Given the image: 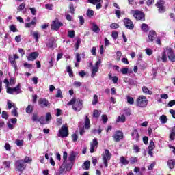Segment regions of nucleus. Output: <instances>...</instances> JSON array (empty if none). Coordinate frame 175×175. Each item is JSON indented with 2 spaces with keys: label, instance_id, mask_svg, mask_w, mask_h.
I'll return each mask as SVG.
<instances>
[{
  "label": "nucleus",
  "instance_id": "1",
  "mask_svg": "<svg viewBox=\"0 0 175 175\" xmlns=\"http://www.w3.org/2000/svg\"><path fill=\"white\" fill-rule=\"evenodd\" d=\"M167 58L171 62H175V53L173 49L171 47H166L164 49L163 52L161 54L162 62H167Z\"/></svg>",
  "mask_w": 175,
  "mask_h": 175
},
{
  "label": "nucleus",
  "instance_id": "2",
  "mask_svg": "<svg viewBox=\"0 0 175 175\" xmlns=\"http://www.w3.org/2000/svg\"><path fill=\"white\" fill-rule=\"evenodd\" d=\"M68 105L69 106L72 105V109L75 111H80L83 109V101L80 99L72 98Z\"/></svg>",
  "mask_w": 175,
  "mask_h": 175
},
{
  "label": "nucleus",
  "instance_id": "3",
  "mask_svg": "<svg viewBox=\"0 0 175 175\" xmlns=\"http://www.w3.org/2000/svg\"><path fill=\"white\" fill-rule=\"evenodd\" d=\"M100 64H102L100 59H98L94 66L92 65V63L89 64V66H91V77L94 78L96 76V72L99 71Z\"/></svg>",
  "mask_w": 175,
  "mask_h": 175
},
{
  "label": "nucleus",
  "instance_id": "4",
  "mask_svg": "<svg viewBox=\"0 0 175 175\" xmlns=\"http://www.w3.org/2000/svg\"><path fill=\"white\" fill-rule=\"evenodd\" d=\"M136 105L138 107H146L148 105V100L144 96H139L136 100Z\"/></svg>",
  "mask_w": 175,
  "mask_h": 175
},
{
  "label": "nucleus",
  "instance_id": "5",
  "mask_svg": "<svg viewBox=\"0 0 175 175\" xmlns=\"http://www.w3.org/2000/svg\"><path fill=\"white\" fill-rule=\"evenodd\" d=\"M103 162L105 167L109 166V161L111 159V153L109 151V150L106 149L105 152L102 154Z\"/></svg>",
  "mask_w": 175,
  "mask_h": 175
},
{
  "label": "nucleus",
  "instance_id": "6",
  "mask_svg": "<svg viewBox=\"0 0 175 175\" xmlns=\"http://www.w3.org/2000/svg\"><path fill=\"white\" fill-rule=\"evenodd\" d=\"M21 92H23V91L21 90L20 84L15 88L8 87L7 88V94H10V95H18V94H21Z\"/></svg>",
  "mask_w": 175,
  "mask_h": 175
},
{
  "label": "nucleus",
  "instance_id": "7",
  "mask_svg": "<svg viewBox=\"0 0 175 175\" xmlns=\"http://www.w3.org/2000/svg\"><path fill=\"white\" fill-rule=\"evenodd\" d=\"M15 169L17 170V172H20L21 173H23L25 169H27V165L24 163V161L23 160H17L15 162Z\"/></svg>",
  "mask_w": 175,
  "mask_h": 175
},
{
  "label": "nucleus",
  "instance_id": "8",
  "mask_svg": "<svg viewBox=\"0 0 175 175\" xmlns=\"http://www.w3.org/2000/svg\"><path fill=\"white\" fill-rule=\"evenodd\" d=\"M64 25V23L59 22L58 18H55L54 21H52V25H51V29L53 31H58L61 27Z\"/></svg>",
  "mask_w": 175,
  "mask_h": 175
},
{
  "label": "nucleus",
  "instance_id": "9",
  "mask_svg": "<svg viewBox=\"0 0 175 175\" xmlns=\"http://www.w3.org/2000/svg\"><path fill=\"white\" fill-rule=\"evenodd\" d=\"M68 127L65 125H63L60 130H59L58 136L59 137H68Z\"/></svg>",
  "mask_w": 175,
  "mask_h": 175
},
{
  "label": "nucleus",
  "instance_id": "10",
  "mask_svg": "<svg viewBox=\"0 0 175 175\" xmlns=\"http://www.w3.org/2000/svg\"><path fill=\"white\" fill-rule=\"evenodd\" d=\"M113 139H114L115 142L122 140V139H124V133L120 130L117 131L113 135Z\"/></svg>",
  "mask_w": 175,
  "mask_h": 175
},
{
  "label": "nucleus",
  "instance_id": "11",
  "mask_svg": "<svg viewBox=\"0 0 175 175\" xmlns=\"http://www.w3.org/2000/svg\"><path fill=\"white\" fill-rule=\"evenodd\" d=\"M124 24L127 29H130L131 31L135 28V25H133V22L131 21V19L126 18L124 19Z\"/></svg>",
  "mask_w": 175,
  "mask_h": 175
},
{
  "label": "nucleus",
  "instance_id": "12",
  "mask_svg": "<svg viewBox=\"0 0 175 175\" xmlns=\"http://www.w3.org/2000/svg\"><path fill=\"white\" fill-rule=\"evenodd\" d=\"M38 105L40 107H50V103L46 98H40L38 100Z\"/></svg>",
  "mask_w": 175,
  "mask_h": 175
},
{
  "label": "nucleus",
  "instance_id": "13",
  "mask_svg": "<svg viewBox=\"0 0 175 175\" xmlns=\"http://www.w3.org/2000/svg\"><path fill=\"white\" fill-rule=\"evenodd\" d=\"M156 6L159 9V13H163L165 12V1L162 0L157 1Z\"/></svg>",
  "mask_w": 175,
  "mask_h": 175
},
{
  "label": "nucleus",
  "instance_id": "14",
  "mask_svg": "<svg viewBox=\"0 0 175 175\" xmlns=\"http://www.w3.org/2000/svg\"><path fill=\"white\" fill-rule=\"evenodd\" d=\"M73 165H75V163H73V162L66 161L65 164L64 165H62V164L61 167H65L66 170L67 172H69L73 167Z\"/></svg>",
  "mask_w": 175,
  "mask_h": 175
},
{
  "label": "nucleus",
  "instance_id": "15",
  "mask_svg": "<svg viewBox=\"0 0 175 175\" xmlns=\"http://www.w3.org/2000/svg\"><path fill=\"white\" fill-rule=\"evenodd\" d=\"M133 17H135L136 20H143V18H144V13L141 11H135Z\"/></svg>",
  "mask_w": 175,
  "mask_h": 175
},
{
  "label": "nucleus",
  "instance_id": "16",
  "mask_svg": "<svg viewBox=\"0 0 175 175\" xmlns=\"http://www.w3.org/2000/svg\"><path fill=\"white\" fill-rule=\"evenodd\" d=\"M98 148V139H94L92 142L90 144V152L92 154L95 149Z\"/></svg>",
  "mask_w": 175,
  "mask_h": 175
},
{
  "label": "nucleus",
  "instance_id": "17",
  "mask_svg": "<svg viewBox=\"0 0 175 175\" xmlns=\"http://www.w3.org/2000/svg\"><path fill=\"white\" fill-rule=\"evenodd\" d=\"M39 57V53L37 52H33L27 56L28 61H35Z\"/></svg>",
  "mask_w": 175,
  "mask_h": 175
},
{
  "label": "nucleus",
  "instance_id": "18",
  "mask_svg": "<svg viewBox=\"0 0 175 175\" xmlns=\"http://www.w3.org/2000/svg\"><path fill=\"white\" fill-rule=\"evenodd\" d=\"M131 136L133 139L136 140V142H139L140 139V135H139V132H137V130L136 129H135L131 133Z\"/></svg>",
  "mask_w": 175,
  "mask_h": 175
},
{
  "label": "nucleus",
  "instance_id": "19",
  "mask_svg": "<svg viewBox=\"0 0 175 175\" xmlns=\"http://www.w3.org/2000/svg\"><path fill=\"white\" fill-rule=\"evenodd\" d=\"M157 37V33L154 31H150L148 34V42H153Z\"/></svg>",
  "mask_w": 175,
  "mask_h": 175
},
{
  "label": "nucleus",
  "instance_id": "20",
  "mask_svg": "<svg viewBox=\"0 0 175 175\" xmlns=\"http://www.w3.org/2000/svg\"><path fill=\"white\" fill-rule=\"evenodd\" d=\"M76 152H71V153L70 154L69 157H68V161L70 162H73V163H75V161L76 159Z\"/></svg>",
  "mask_w": 175,
  "mask_h": 175
},
{
  "label": "nucleus",
  "instance_id": "21",
  "mask_svg": "<svg viewBox=\"0 0 175 175\" xmlns=\"http://www.w3.org/2000/svg\"><path fill=\"white\" fill-rule=\"evenodd\" d=\"M31 35L34 38L36 42H39V38H40V34L38 31H31Z\"/></svg>",
  "mask_w": 175,
  "mask_h": 175
},
{
  "label": "nucleus",
  "instance_id": "22",
  "mask_svg": "<svg viewBox=\"0 0 175 175\" xmlns=\"http://www.w3.org/2000/svg\"><path fill=\"white\" fill-rule=\"evenodd\" d=\"M14 57H9V61L11 65L13 66V68H14L15 70H17V64L16 63V61H14Z\"/></svg>",
  "mask_w": 175,
  "mask_h": 175
},
{
  "label": "nucleus",
  "instance_id": "23",
  "mask_svg": "<svg viewBox=\"0 0 175 175\" xmlns=\"http://www.w3.org/2000/svg\"><path fill=\"white\" fill-rule=\"evenodd\" d=\"M92 31L93 32H95L96 33H99L100 29H99V27H98V25L93 23L92 25Z\"/></svg>",
  "mask_w": 175,
  "mask_h": 175
},
{
  "label": "nucleus",
  "instance_id": "24",
  "mask_svg": "<svg viewBox=\"0 0 175 175\" xmlns=\"http://www.w3.org/2000/svg\"><path fill=\"white\" fill-rule=\"evenodd\" d=\"M142 92L144 94H146V95H152V92L147 88V87L144 86L142 88Z\"/></svg>",
  "mask_w": 175,
  "mask_h": 175
},
{
  "label": "nucleus",
  "instance_id": "25",
  "mask_svg": "<svg viewBox=\"0 0 175 175\" xmlns=\"http://www.w3.org/2000/svg\"><path fill=\"white\" fill-rule=\"evenodd\" d=\"M38 122H40V123L42 124V125H46V124H49V122L46 120V118H44V116H41V117L39 118Z\"/></svg>",
  "mask_w": 175,
  "mask_h": 175
},
{
  "label": "nucleus",
  "instance_id": "26",
  "mask_svg": "<svg viewBox=\"0 0 175 175\" xmlns=\"http://www.w3.org/2000/svg\"><path fill=\"white\" fill-rule=\"evenodd\" d=\"M167 165L170 169H174L175 165V160L174 159L169 160L167 162Z\"/></svg>",
  "mask_w": 175,
  "mask_h": 175
},
{
  "label": "nucleus",
  "instance_id": "27",
  "mask_svg": "<svg viewBox=\"0 0 175 175\" xmlns=\"http://www.w3.org/2000/svg\"><path fill=\"white\" fill-rule=\"evenodd\" d=\"M125 120H126L125 116L122 115L118 117L116 120V122H125Z\"/></svg>",
  "mask_w": 175,
  "mask_h": 175
},
{
  "label": "nucleus",
  "instance_id": "28",
  "mask_svg": "<svg viewBox=\"0 0 175 175\" xmlns=\"http://www.w3.org/2000/svg\"><path fill=\"white\" fill-rule=\"evenodd\" d=\"M120 163L122 165H129V161H128L126 159H125L124 157H121L120 159Z\"/></svg>",
  "mask_w": 175,
  "mask_h": 175
},
{
  "label": "nucleus",
  "instance_id": "29",
  "mask_svg": "<svg viewBox=\"0 0 175 175\" xmlns=\"http://www.w3.org/2000/svg\"><path fill=\"white\" fill-rule=\"evenodd\" d=\"M159 120L161 124H166V122H167V118L165 115L160 116Z\"/></svg>",
  "mask_w": 175,
  "mask_h": 175
},
{
  "label": "nucleus",
  "instance_id": "30",
  "mask_svg": "<svg viewBox=\"0 0 175 175\" xmlns=\"http://www.w3.org/2000/svg\"><path fill=\"white\" fill-rule=\"evenodd\" d=\"M68 161V152L66 151L63 152V163L62 166L65 165V162Z\"/></svg>",
  "mask_w": 175,
  "mask_h": 175
},
{
  "label": "nucleus",
  "instance_id": "31",
  "mask_svg": "<svg viewBox=\"0 0 175 175\" xmlns=\"http://www.w3.org/2000/svg\"><path fill=\"white\" fill-rule=\"evenodd\" d=\"M23 161V163H25H25H31L32 158H31L28 156H26Z\"/></svg>",
  "mask_w": 175,
  "mask_h": 175
},
{
  "label": "nucleus",
  "instance_id": "32",
  "mask_svg": "<svg viewBox=\"0 0 175 175\" xmlns=\"http://www.w3.org/2000/svg\"><path fill=\"white\" fill-rule=\"evenodd\" d=\"M85 129H89L90 124V118H88V116H86V118L85 120Z\"/></svg>",
  "mask_w": 175,
  "mask_h": 175
},
{
  "label": "nucleus",
  "instance_id": "33",
  "mask_svg": "<svg viewBox=\"0 0 175 175\" xmlns=\"http://www.w3.org/2000/svg\"><path fill=\"white\" fill-rule=\"evenodd\" d=\"M174 137H175V126L172 127V129L171 133L170 135V139L171 140H174Z\"/></svg>",
  "mask_w": 175,
  "mask_h": 175
},
{
  "label": "nucleus",
  "instance_id": "34",
  "mask_svg": "<svg viewBox=\"0 0 175 175\" xmlns=\"http://www.w3.org/2000/svg\"><path fill=\"white\" fill-rule=\"evenodd\" d=\"M13 110L12 111V114L14 117H18V113L17 112V107L16 105H13Z\"/></svg>",
  "mask_w": 175,
  "mask_h": 175
},
{
  "label": "nucleus",
  "instance_id": "35",
  "mask_svg": "<svg viewBox=\"0 0 175 175\" xmlns=\"http://www.w3.org/2000/svg\"><path fill=\"white\" fill-rule=\"evenodd\" d=\"M32 111H33V106L28 105L26 108V113H27V114H31Z\"/></svg>",
  "mask_w": 175,
  "mask_h": 175
},
{
  "label": "nucleus",
  "instance_id": "36",
  "mask_svg": "<svg viewBox=\"0 0 175 175\" xmlns=\"http://www.w3.org/2000/svg\"><path fill=\"white\" fill-rule=\"evenodd\" d=\"M90 161H87L83 163L82 167L83 169H85V170H88V169H90Z\"/></svg>",
  "mask_w": 175,
  "mask_h": 175
},
{
  "label": "nucleus",
  "instance_id": "37",
  "mask_svg": "<svg viewBox=\"0 0 175 175\" xmlns=\"http://www.w3.org/2000/svg\"><path fill=\"white\" fill-rule=\"evenodd\" d=\"M154 148H155V144L154 143V141H150V143L148 147V149L149 150L154 151Z\"/></svg>",
  "mask_w": 175,
  "mask_h": 175
},
{
  "label": "nucleus",
  "instance_id": "38",
  "mask_svg": "<svg viewBox=\"0 0 175 175\" xmlns=\"http://www.w3.org/2000/svg\"><path fill=\"white\" fill-rule=\"evenodd\" d=\"M141 29L144 32H147L148 31V25L146 23H143L141 26Z\"/></svg>",
  "mask_w": 175,
  "mask_h": 175
},
{
  "label": "nucleus",
  "instance_id": "39",
  "mask_svg": "<svg viewBox=\"0 0 175 175\" xmlns=\"http://www.w3.org/2000/svg\"><path fill=\"white\" fill-rule=\"evenodd\" d=\"M126 98H127V103L129 105H133V103H135V100L133 99V97L127 96Z\"/></svg>",
  "mask_w": 175,
  "mask_h": 175
},
{
  "label": "nucleus",
  "instance_id": "40",
  "mask_svg": "<svg viewBox=\"0 0 175 175\" xmlns=\"http://www.w3.org/2000/svg\"><path fill=\"white\" fill-rule=\"evenodd\" d=\"M92 103L94 106H96V105L98 104V95L95 94L94 96Z\"/></svg>",
  "mask_w": 175,
  "mask_h": 175
},
{
  "label": "nucleus",
  "instance_id": "41",
  "mask_svg": "<svg viewBox=\"0 0 175 175\" xmlns=\"http://www.w3.org/2000/svg\"><path fill=\"white\" fill-rule=\"evenodd\" d=\"M66 71L69 74L70 77H73V71L72 70V68H70V66H67Z\"/></svg>",
  "mask_w": 175,
  "mask_h": 175
},
{
  "label": "nucleus",
  "instance_id": "42",
  "mask_svg": "<svg viewBox=\"0 0 175 175\" xmlns=\"http://www.w3.org/2000/svg\"><path fill=\"white\" fill-rule=\"evenodd\" d=\"M111 29H117L120 28V25L118 23H112L110 25Z\"/></svg>",
  "mask_w": 175,
  "mask_h": 175
},
{
  "label": "nucleus",
  "instance_id": "43",
  "mask_svg": "<svg viewBox=\"0 0 175 175\" xmlns=\"http://www.w3.org/2000/svg\"><path fill=\"white\" fill-rule=\"evenodd\" d=\"M7 105H8L9 110H10V109H12V107H13V106H16V104H14V103H12V101H10V100H8Z\"/></svg>",
  "mask_w": 175,
  "mask_h": 175
},
{
  "label": "nucleus",
  "instance_id": "44",
  "mask_svg": "<svg viewBox=\"0 0 175 175\" xmlns=\"http://www.w3.org/2000/svg\"><path fill=\"white\" fill-rule=\"evenodd\" d=\"M122 53L120 51L116 52V61H120Z\"/></svg>",
  "mask_w": 175,
  "mask_h": 175
},
{
  "label": "nucleus",
  "instance_id": "45",
  "mask_svg": "<svg viewBox=\"0 0 175 175\" xmlns=\"http://www.w3.org/2000/svg\"><path fill=\"white\" fill-rule=\"evenodd\" d=\"M32 121L33 122H39V116H38V113H33L31 118Z\"/></svg>",
  "mask_w": 175,
  "mask_h": 175
},
{
  "label": "nucleus",
  "instance_id": "46",
  "mask_svg": "<svg viewBox=\"0 0 175 175\" xmlns=\"http://www.w3.org/2000/svg\"><path fill=\"white\" fill-rule=\"evenodd\" d=\"M99 116H100V111L94 110L93 113V117H95L96 118H98Z\"/></svg>",
  "mask_w": 175,
  "mask_h": 175
},
{
  "label": "nucleus",
  "instance_id": "47",
  "mask_svg": "<svg viewBox=\"0 0 175 175\" xmlns=\"http://www.w3.org/2000/svg\"><path fill=\"white\" fill-rule=\"evenodd\" d=\"M94 10L88 9L86 14L88 17H92V16H94Z\"/></svg>",
  "mask_w": 175,
  "mask_h": 175
},
{
  "label": "nucleus",
  "instance_id": "48",
  "mask_svg": "<svg viewBox=\"0 0 175 175\" xmlns=\"http://www.w3.org/2000/svg\"><path fill=\"white\" fill-rule=\"evenodd\" d=\"M29 9L33 16H36V13L38 11L36 10V8H29Z\"/></svg>",
  "mask_w": 175,
  "mask_h": 175
},
{
  "label": "nucleus",
  "instance_id": "49",
  "mask_svg": "<svg viewBox=\"0 0 175 175\" xmlns=\"http://www.w3.org/2000/svg\"><path fill=\"white\" fill-rule=\"evenodd\" d=\"M130 162H131V165H133V163H136V162H137V157H131Z\"/></svg>",
  "mask_w": 175,
  "mask_h": 175
},
{
  "label": "nucleus",
  "instance_id": "50",
  "mask_svg": "<svg viewBox=\"0 0 175 175\" xmlns=\"http://www.w3.org/2000/svg\"><path fill=\"white\" fill-rule=\"evenodd\" d=\"M15 143L18 146H24V140L17 139Z\"/></svg>",
  "mask_w": 175,
  "mask_h": 175
},
{
  "label": "nucleus",
  "instance_id": "51",
  "mask_svg": "<svg viewBox=\"0 0 175 175\" xmlns=\"http://www.w3.org/2000/svg\"><path fill=\"white\" fill-rule=\"evenodd\" d=\"M1 117L5 120H8V118H9V115H8V112L3 111L1 113Z\"/></svg>",
  "mask_w": 175,
  "mask_h": 175
},
{
  "label": "nucleus",
  "instance_id": "52",
  "mask_svg": "<svg viewBox=\"0 0 175 175\" xmlns=\"http://www.w3.org/2000/svg\"><path fill=\"white\" fill-rule=\"evenodd\" d=\"M11 163H12L10 161H4L3 163V165H5V169H10Z\"/></svg>",
  "mask_w": 175,
  "mask_h": 175
},
{
  "label": "nucleus",
  "instance_id": "53",
  "mask_svg": "<svg viewBox=\"0 0 175 175\" xmlns=\"http://www.w3.org/2000/svg\"><path fill=\"white\" fill-rule=\"evenodd\" d=\"M90 3H92V5H96V3H99V2H102V0H88Z\"/></svg>",
  "mask_w": 175,
  "mask_h": 175
},
{
  "label": "nucleus",
  "instance_id": "54",
  "mask_svg": "<svg viewBox=\"0 0 175 175\" xmlns=\"http://www.w3.org/2000/svg\"><path fill=\"white\" fill-rule=\"evenodd\" d=\"M25 8V3H22L21 4H20V5L18 8V10H19L20 12L24 10V8Z\"/></svg>",
  "mask_w": 175,
  "mask_h": 175
},
{
  "label": "nucleus",
  "instance_id": "55",
  "mask_svg": "<svg viewBox=\"0 0 175 175\" xmlns=\"http://www.w3.org/2000/svg\"><path fill=\"white\" fill-rule=\"evenodd\" d=\"M111 37L113 38V39H117L118 38V32L113 31L111 34Z\"/></svg>",
  "mask_w": 175,
  "mask_h": 175
},
{
  "label": "nucleus",
  "instance_id": "56",
  "mask_svg": "<svg viewBox=\"0 0 175 175\" xmlns=\"http://www.w3.org/2000/svg\"><path fill=\"white\" fill-rule=\"evenodd\" d=\"M10 31H12V32H17V27H16L14 26V25H12L10 27Z\"/></svg>",
  "mask_w": 175,
  "mask_h": 175
},
{
  "label": "nucleus",
  "instance_id": "57",
  "mask_svg": "<svg viewBox=\"0 0 175 175\" xmlns=\"http://www.w3.org/2000/svg\"><path fill=\"white\" fill-rule=\"evenodd\" d=\"M145 51H146L147 55H152V51L151 50V49L147 48V49H145Z\"/></svg>",
  "mask_w": 175,
  "mask_h": 175
},
{
  "label": "nucleus",
  "instance_id": "58",
  "mask_svg": "<svg viewBox=\"0 0 175 175\" xmlns=\"http://www.w3.org/2000/svg\"><path fill=\"white\" fill-rule=\"evenodd\" d=\"M122 75H126L128 73V68H123L120 70Z\"/></svg>",
  "mask_w": 175,
  "mask_h": 175
},
{
  "label": "nucleus",
  "instance_id": "59",
  "mask_svg": "<svg viewBox=\"0 0 175 175\" xmlns=\"http://www.w3.org/2000/svg\"><path fill=\"white\" fill-rule=\"evenodd\" d=\"M175 105V100L170 101L167 104L168 107H173Z\"/></svg>",
  "mask_w": 175,
  "mask_h": 175
},
{
  "label": "nucleus",
  "instance_id": "60",
  "mask_svg": "<svg viewBox=\"0 0 175 175\" xmlns=\"http://www.w3.org/2000/svg\"><path fill=\"white\" fill-rule=\"evenodd\" d=\"M46 122H49V121H50L51 120V113H50V112H48L46 115Z\"/></svg>",
  "mask_w": 175,
  "mask_h": 175
},
{
  "label": "nucleus",
  "instance_id": "61",
  "mask_svg": "<svg viewBox=\"0 0 175 175\" xmlns=\"http://www.w3.org/2000/svg\"><path fill=\"white\" fill-rule=\"evenodd\" d=\"M68 36L71 38H75V31L72 30V31H68Z\"/></svg>",
  "mask_w": 175,
  "mask_h": 175
},
{
  "label": "nucleus",
  "instance_id": "62",
  "mask_svg": "<svg viewBox=\"0 0 175 175\" xmlns=\"http://www.w3.org/2000/svg\"><path fill=\"white\" fill-rule=\"evenodd\" d=\"M56 98H62V92L59 89L57 90Z\"/></svg>",
  "mask_w": 175,
  "mask_h": 175
},
{
  "label": "nucleus",
  "instance_id": "63",
  "mask_svg": "<svg viewBox=\"0 0 175 175\" xmlns=\"http://www.w3.org/2000/svg\"><path fill=\"white\" fill-rule=\"evenodd\" d=\"M102 120L103 122V124H106V122H107V120H108L107 116L106 115H103Z\"/></svg>",
  "mask_w": 175,
  "mask_h": 175
},
{
  "label": "nucleus",
  "instance_id": "64",
  "mask_svg": "<svg viewBox=\"0 0 175 175\" xmlns=\"http://www.w3.org/2000/svg\"><path fill=\"white\" fill-rule=\"evenodd\" d=\"M91 53L92 55H96V47L93 46L91 50Z\"/></svg>",
  "mask_w": 175,
  "mask_h": 175
}]
</instances>
